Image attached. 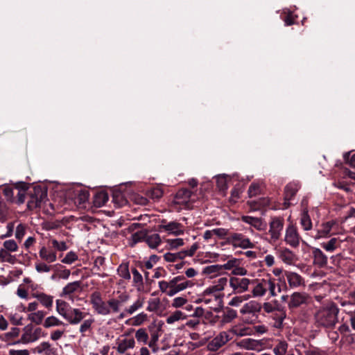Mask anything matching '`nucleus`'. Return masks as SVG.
<instances>
[{
	"instance_id": "f257e3e1",
	"label": "nucleus",
	"mask_w": 355,
	"mask_h": 355,
	"mask_svg": "<svg viewBox=\"0 0 355 355\" xmlns=\"http://www.w3.org/2000/svg\"><path fill=\"white\" fill-rule=\"evenodd\" d=\"M130 299V295L123 292L117 298L112 297L104 301L99 291L93 292L89 296L92 309L98 315L106 316L120 312L121 306Z\"/></svg>"
},
{
	"instance_id": "f03ea898",
	"label": "nucleus",
	"mask_w": 355,
	"mask_h": 355,
	"mask_svg": "<svg viewBox=\"0 0 355 355\" xmlns=\"http://www.w3.org/2000/svg\"><path fill=\"white\" fill-rule=\"evenodd\" d=\"M339 308L334 302L320 306L313 314L315 326L327 331L335 329L338 322Z\"/></svg>"
},
{
	"instance_id": "7ed1b4c3",
	"label": "nucleus",
	"mask_w": 355,
	"mask_h": 355,
	"mask_svg": "<svg viewBox=\"0 0 355 355\" xmlns=\"http://www.w3.org/2000/svg\"><path fill=\"white\" fill-rule=\"evenodd\" d=\"M56 311L71 324L80 323L86 315L80 309L72 308L69 303L62 300H56Z\"/></svg>"
},
{
	"instance_id": "20e7f679",
	"label": "nucleus",
	"mask_w": 355,
	"mask_h": 355,
	"mask_svg": "<svg viewBox=\"0 0 355 355\" xmlns=\"http://www.w3.org/2000/svg\"><path fill=\"white\" fill-rule=\"evenodd\" d=\"M251 281V284H254L252 290V295L254 297H263L266 294L267 291L269 292L270 297H275L277 295V293L281 292L279 286H278L277 292L276 291L275 279L270 277Z\"/></svg>"
},
{
	"instance_id": "39448f33",
	"label": "nucleus",
	"mask_w": 355,
	"mask_h": 355,
	"mask_svg": "<svg viewBox=\"0 0 355 355\" xmlns=\"http://www.w3.org/2000/svg\"><path fill=\"white\" fill-rule=\"evenodd\" d=\"M243 331L241 329L238 332L236 329H232L231 331H221L207 343V348L209 352H216L232 339L231 332L242 336L245 334Z\"/></svg>"
},
{
	"instance_id": "423d86ee",
	"label": "nucleus",
	"mask_w": 355,
	"mask_h": 355,
	"mask_svg": "<svg viewBox=\"0 0 355 355\" xmlns=\"http://www.w3.org/2000/svg\"><path fill=\"white\" fill-rule=\"evenodd\" d=\"M47 192L40 186H35L32 190L27 192V208L33 210L40 207L42 203L46 200Z\"/></svg>"
},
{
	"instance_id": "0eeeda50",
	"label": "nucleus",
	"mask_w": 355,
	"mask_h": 355,
	"mask_svg": "<svg viewBox=\"0 0 355 355\" xmlns=\"http://www.w3.org/2000/svg\"><path fill=\"white\" fill-rule=\"evenodd\" d=\"M251 280L243 277H232L230 278V286L232 289L231 294H241L248 290Z\"/></svg>"
},
{
	"instance_id": "6e6552de",
	"label": "nucleus",
	"mask_w": 355,
	"mask_h": 355,
	"mask_svg": "<svg viewBox=\"0 0 355 355\" xmlns=\"http://www.w3.org/2000/svg\"><path fill=\"white\" fill-rule=\"evenodd\" d=\"M269 225L270 228L268 232L270 235L269 242L270 243H275L279 239L282 235V232L284 225V220L280 217H274L271 218Z\"/></svg>"
},
{
	"instance_id": "1a4fd4ad",
	"label": "nucleus",
	"mask_w": 355,
	"mask_h": 355,
	"mask_svg": "<svg viewBox=\"0 0 355 355\" xmlns=\"http://www.w3.org/2000/svg\"><path fill=\"white\" fill-rule=\"evenodd\" d=\"M227 241L234 247L243 249L252 248L254 246L250 239L245 237L241 233H230L227 238Z\"/></svg>"
},
{
	"instance_id": "9d476101",
	"label": "nucleus",
	"mask_w": 355,
	"mask_h": 355,
	"mask_svg": "<svg viewBox=\"0 0 355 355\" xmlns=\"http://www.w3.org/2000/svg\"><path fill=\"white\" fill-rule=\"evenodd\" d=\"M309 300L310 297L307 293L304 292H295L290 296L288 306L290 309H295L302 305L308 304Z\"/></svg>"
},
{
	"instance_id": "9b49d317",
	"label": "nucleus",
	"mask_w": 355,
	"mask_h": 355,
	"mask_svg": "<svg viewBox=\"0 0 355 355\" xmlns=\"http://www.w3.org/2000/svg\"><path fill=\"white\" fill-rule=\"evenodd\" d=\"M301 237L297 232V227L293 225H289L285 232L284 241L286 244L292 248H297L300 245Z\"/></svg>"
},
{
	"instance_id": "f8f14e48",
	"label": "nucleus",
	"mask_w": 355,
	"mask_h": 355,
	"mask_svg": "<svg viewBox=\"0 0 355 355\" xmlns=\"http://www.w3.org/2000/svg\"><path fill=\"white\" fill-rule=\"evenodd\" d=\"M300 186L296 182H290L284 188V208L287 209L292 203L291 200L293 197L296 195Z\"/></svg>"
},
{
	"instance_id": "ddd939ff",
	"label": "nucleus",
	"mask_w": 355,
	"mask_h": 355,
	"mask_svg": "<svg viewBox=\"0 0 355 355\" xmlns=\"http://www.w3.org/2000/svg\"><path fill=\"white\" fill-rule=\"evenodd\" d=\"M44 334L40 327H37L31 331V329L26 327V331L21 335V340L23 343H33L39 340L40 338L44 337Z\"/></svg>"
},
{
	"instance_id": "4468645a",
	"label": "nucleus",
	"mask_w": 355,
	"mask_h": 355,
	"mask_svg": "<svg viewBox=\"0 0 355 355\" xmlns=\"http://www.w3.org/2000/svg\"><path fill=\"white\" fill-rule=\"evenodd\" d=\"M327 332L328 338L331 340L332 343H336L339 339V334L342 336H345L346 334L350 332V329L347 322H343L337 329V330L329 329L326 331ZM343 341V339L341 340Z\"/></svg>"
},
{
	"instance_id": "2eb2a0df",
	"label": "nucleus",
	"mask_w": 355,
	"mask_h": 355,
	"mask_svg": "<svg viewBox=\"0 0 355 355\" xmlns=\"http://www.w3.org/2000/svg\"><path fill=\"white\" fill-rule=\"evenodd\" d=\"M33 354L40 355H56V349L49 342H42L31 349Z\"/></svg>"
},
{
	"instance_id": "dca6fc26",
	"label": "nucleus",
	"mask_w": 355,
	"mask_h": 355,
	"mask_svg": "<svg viewBox=\"0 0 355 355\" xmlns=\"http://www.w3.org/2000/svg\"><path fill=\"white\" fill-rule=\"evenodd\" d=\"M241 220L252 225L259 231L265 230L267 227V224L260 218L243 216L241 217Z\"/></svg>"
},
{
	"instance_id": "f3484780",
	"label": "nucleus",
	"mask_w": 355,
	"mask_h": 355,
	"mask_svg": "<svg viewBox=\"0 0 355 355\" xmlns=\"http://www.w3.org/2000/svg\"><path fill=\"white\" fill-rule=\"evenodd\" d=\"M284 276L287 279L289 286L292 288H297L303 284V278L296 272L285 271Z\"/></svg>"
},
{
	"instance_id": "a211bd4d",
	"label": "nucleus",
	"mask_w": 355,
	"mask_h": 355,
	"mask_svg": "<svg viewBox=\"0 0 355 355\" xmlns=\"http://www.w3.org/2000/svg\"><path fill=\"white\" fill-rule=\"evenodd\" d=\"M117 346L115 347L119 354H125L128 349H133L135 347V340L134 338H124L119 340L116 342Z\"/></svg>"
},
{
	"instance_id": "6ab92c4d",
	"label": "nucleus",
	"mask_w": 355,
	"mask_h": 355,
	"mask_svg": "<svg viewBox=\"0 0 355 355\" xmlns=\"http://www.w3.org/2000/svg\"><path fill=\"white\" fill-rule=\"evenodd\" d=\"M313 264L318 268H323L327 264V257L319 248L313 249Z\"/></svg>"
},
{
	"instance_id": "aec40b11",
	"label": "nucleus",
	"mask_w": 355,
	"mask_h": 355,
	"mask_svg": "<svg viewBox=\"0 0 355 355\" xmlns=\"http://www.w3.org/2000/svg\"><path fill=\"white\" fill-rule=\"evenodd\" d=\"M192 192L187 189H181L175 194V203L186 205L191 196Z\"/></svg>"
},
{
	"instance_id": "412c9836",
	"label": "nucleus",
	"mask_w": 355,
	"mask_h": 355,
	"mask_svg": "<svg viewBox=\"0 0 355 355\" xmlns=\"http://www.w3.org/2000/svg\"><path fill=\"white\" fill-rule=\"evenodd\" d=\"M40 257L47 263H53L57 259L56 252L42 246L39 251Z\"/></svg>"
},
{
	"instance_id": "4be33fe9",
	"label": "nucleus",
	"mask_w": 355,
	"mask_h": 355,
	"mask_svg": "<svg viewBox=\"0 0 355 355\" xmlns=\"http://www.w3.org/2000/svg\"><path fill=\"white\" fill-rule=\"evenodd\" d=\"M40 304L48 309H51L53 306V297L44 293H36L33 295Z\"/></svg>"
},
{
	"instance_id": "5701e85b",
	"label": "nucleus",
	"mask_w": 355,
	"mask_h": 355,
	"mask_svg": "<svg viewBox=\"0 0 355 355\" xmlns=\"http://www.w3.org/2000/svg\"><path fill=\"white\" fill-rule=\"evenodd\" d=\"M182 225L177 222H170L166 225H161L162 229L164 230L168 233L173 234L175 236L181 235L184 233V230L182 229Z\"/></svg>"
},
{
	"instance_id": "b1692460",
	"label": "nucleus",
	"mask_w": 355,
	"mask_h": 355,
	"mask_svg": "<svg viewBox=\"0 0 355 355\" xmlns=\"http://www.w3.org/2000/svg\"><path fill=\"white\" fill-rule=\"evenodd\" d=\"M80 291H81V282L80 281L73 282L67 284L63 288L61 295H69Z\"/></svg>"
},
{
	"instance_id": "393cba45",
	"label": "nucleus",
	"mask_w": 355,
	"mask_h": 355,
	"mask_svg": "<svg viewBox=\"0 0 355 355\" xmlns=\"http://www.w3.org/2000/svg\"><path fill=\"white\" fill-rule=\"evenodd\" d=\"M132 274V285L137 291H140L144 288V280L141 274L138 271L136 268L131 269Z\"/></svg>"
},
{
	"instance_id": "a878e982",
	"label": "nucleus",
	"mask_w": 355,
	"mask_h": 355,
	"mask_svg": "<svg viewBox=\"0 0 355 355\" xmlns=\"http://www.w3.org/2000/svg\"><path fill=\"white\" fill-rule=\"evenodd\" d=\"M108 194L105 191L96 193L93 198V204L96 207H101L108 201Z\"/></svg>"
},
{
	"instance_id": "bb28decb",
	"label": "nucleus",
	"mask_w": 355,
	"mask_h": 355,
	"mask_svg": "<svg viewBox=\"0 0 355 355\" xmlns=\"http://www.w3.org/2000/svg\"><path fill=\"white\" fill-rule=\"evenodd\" d=\"M261 309L260 305L254 302V301H250L248 303H246L241 309L240 312L242 314H247V313H255L257 312H259Z\"/></svg>"
},
{
	"instance_id": "cd10ccee",
	"label": "nucleus",
	"mask_w": 355,
	"mask_h": 355,
	"mask_svg": "<svg viewBox=\"0 0 355 355\" xmlns=\"http://www.w3.org/2000/svg\"><path fill=\"white\" fill-rule=\"evenodd\" d=\"M341 243V240L334 237L329 241L321 243V246L327 252H334L335 250L340 247Z\"/></svg>"
},
{
	"instance_id": "c85d7f7f",
	"label": "nucleus",
	"mask_w": 355,
	"mask_h": 355,
	"mask_svg": "<svg viewBox=\"0 0 355 355\" xmlns=\"http://www.w3.org/2000/svg\"><path fill=\"white\" fill-rule=\"evenodd\" d=\"M94 321L92 318L83 320L79 328V331L83 337L88 336L87 333L92 332V327Z\"/></svg>"
},
{
	"instance_id": "c756f323",
	"label": "nucleus",
	"mask_w": 355,
	"mask_h": 355,
	"mask_svg": "<svg viewBox=\"0 0 355 355\" xmlns=\"http://www.w3.org/2000/svg\"><path fill=\"white\" fill-rule=\"evenodd\" d=\"M43 326L45 328H51L53 327L67 326V324L63 322L62 320L58 319L57 317L51 315V316L47 317L45 319Z\"/></svg>"
},
{
	"instance_id": "7c9ffc66",
	"label": "nucleus",
	"mask_w": 355,
	"mask_h": 355,
	"mask_svg": "<svg viewBox=\"0 0 355 355\" xmlns=\"http://www.w3.org/2000/svg\"><path fill=\"white\" fill-rule=\"evenodd\" d=\"M135 338L139 343L148 345L149 336L146 329L140 328L135 331Z\"/></svg>"
},
{
	"instance_id": "2f4dec72",
	"label": "nucleus",
	"mask_w": 355,
	"mask_h": 355,
	"mask_svg": "<svg viewBox=\"0 0 355 355\" xmlns=\"http://www.w3.org/2000/svg\"><path fill=\"white\" fill-rule=\"evenodd\" d=\"M145 241L150 248H156L161 243V238L158 234H147Z\"/></svg>"
},
{
	"instance_id": "473e14b6",
	"label": "nucleus",
	"mask_w": 355,
	"mask_h": 355,
	"mask_svg": "<svg viewBox=\"0 0 355 355\" xmlns=\"http://www.w3.org/2000/svg\"><path fill=\"white\" fill-rule=\"evenodd\" d=\"M118 275L125 280H130L131 278L128 263H123L119 265L117 268Z\"/></svg>"
},
{
	"instance_id": "72a5a7b5",
	"label": "nucleus",
	"mask_w": 355,
	"mask_h": 355,
	"mask_svg": "<svg viewBox=\"0 0 355 355\" xmlns=\"http://www.w3.org/2000/svg\"><path fill=\"white\" fill-rule=\"evenodd\" d=\"M279 257L283 262L287 264H291L294 260L293 253L287 248H285L280 252Z\"/></svg>"
},
{
	"instance_id": "f704fd0d",
	"label": "nucleus",
	"mask_w": 355,
	"mask_h": 355,
	"mask_svg": "<svg viewBox=\"0 0 355 355\" xmlns=\"http://www.w3.org/2000/svg\"><path fill=\"white\" fill-rule=\"evenodd\" d=\"M0 260L1 262H8L11 264H14L16 262L17 259L15 256L10 254L9 251L2 248L0 249Z\"/></svg>"
},
{
	"instance_id": "c9c22d12",
	"label": "nucleus",
	"mask_w": 355,
	"mask_h": 355,
	"mask_svg": "<svg viewBox=\"0 0 355 355\" xmlns=\"http://www.w3.org/2000/svg\"><path fill=\"white\" fill-rule=\"evenodd\" d=\"M288 343L285 340H280L274 347L273 352L275 355H286Z\"/></svg>"
},
{
	"instance_id": "e433bc0d",
	"label": "nucleus",
	"mask_w": 355,
	"mask_h": 355,
	"mask_svg": "<svg viewBox=\"0 0 355 355\" xmlns=\"http://www.w3.org/2000/svg\"><path fill=\"white\" fill-rule=\"evenodd\" d=\"M144 304V298H138L131 306L128 308L125 309V313L128 315H132L136 312L138 309H141Z\"/></svg>"
},
{
	"instance_id": "4c0bfd02",
	"label": "nucleus",
	"mask_w": 355,
	"mask_h": 355,
	"mask_svg": "<svg viewBox=\"0 0 355 355\" xmlns=\"http://www.w3.org/2000/svg\"><path fill=\"white\" fill-rule=\"evenodd\" d=\"M146 234H147V231L146 230L138 231V232L132 234L131 236L132 243H130V245L132 247L136 243L141 242L142 241H145Z\"/></svg>"
},
{
	"instance_id": "58836bf2",
	"label": "nucleus",
	"mask_w": 355,
	"mask_h": 355,
	"mask_svg": "<svg viewBox=\"0 0 355 355\" xmlns=\"http://www.w3.org/2000/svg\"><path fill=\"white\" fill-rule=\"evenodd\" d=\"M146 196L148 198H151L153 200H158L162 197L163 191L159 187H155L148 190L146 191Z\"/></svg>"
},
{
	"instance_id": "ea45409f",
	"label": "nucleus",
	"mask_w": 355,
	"mask_h": 355,
	"mask_svg": "<svg viewBox=\"0 0 355 355\" xmlns=\"http://www.w3.org/2000/svg\"><path fill=\"white\" fill-rule=\"evenodd\" d=\"M300 224L305 231L310 230L312 228V222L308 214V211H306L302 214Z\"/></svg>"
},
{
	"instance_id": "a19ab883",
	"label": "nucleus",
	"mask_w": 355,
	"mask_h": 355,
	"mask_svg": "<svg viewBox=\"0 0 355 355\" xmlns=\"http://www.w3.org/2000/svg\"><path fill=\"white\" fill-rule=\"evenodd\" d=\"M190 285V282L189 281H184L181 282L179 286H175V287L170 288L168 289V293H167V295L172 297L177 294L178 293L184 291Z\"/></svg>"
},
{
	"instance_id": "79ce46f5",
	"label": "nucleus",
	"mask_w": 355,
	"mask_h": 355,
	"mask_svg": "<svg viewBox=\"0 0 355 355\" xmlns=\"http://www.w3.org/2000/svg\"><path fill=\"white\" fill-rule=\"evenodd\" d=\"M159 334L158 331H155L151 333L150 340L148 343V345L152 349L153 352H156L159 347L157 345V341L159 340Z\"/></svg>"
},
{
	"instance_id": "37998d69",
	"label": "nucleus",
	"mask_w": 355,
	"mask_h": 355,
	"mask_svg": "<svg viewBox=\"0 0 355 355\" xmlns=\"http://www.w3.org/2000/svg\"><path fill=\"white\" fill-rule=\"evenodd\" d=\"M186 318L185 314L181 311H175L173 313H171L166 318V322L168 324H173L176 321L184 320Z\"/></svg>"
},
{
	"instance_id": "c03bdc74",
	"label": "nucleus",
	"mask_w": 355,
	"mask_h": 355,
	"mask_svg": "<svg viewBox=\"0 0 355 355\" xmlns=\"http://www.w3.org/2000/svg\"><path fill=\"white\" fill-rule=\"evenodd\" d=\"M16 189L18 191L17 194V199L16 202L18 205H21L25 202L26 198H27L28 187L26 184H24L21 189H19L17 187Z\"/></svg>"
},
{
	"instance_id": "a18cd8bd",
	"label": "nucleus",
	"mask_w": 355,
	"mask_h": 355,
	"mask_svg": "<svg viewBox=\"0 0 355 355\" xmlns=\"http://www.w3.org/2000/svg\"><path fill=\"white\" fill-rule=\"evenodd\" d=\"M89 196V193L87 190H80L76 196V202L80 205L85 204L88 200Z\"/></svg>"
},
{
	"instance_id": "49530a36",
	"label": "nucleus",
	"mask_w": 355,
	"mask_h": 355,
	"mask_svg": "<svg viewBox=\"0 0 355 355\" xmlns=\"http://www.w3.org/2000/svg\"><path fill=\"white\" fill-rule=\"evenodd\" d=\"M44 318V312L42 311H38L37 312L32 313L28 315V319L36 324H41Z\"/></svg>"
},
{
	"instance_id": "de8ad7c7",
	"label": "nucleus",
	"mask_w": 355,
	"mask_h": 355,
	"mask_svg": "<svg viewBox=\"0 0 355 355\" xmlns=\"http://www.w3.org/2000/svg\"><path fill=\"white\" fill-rule=\"evenodd\" d=\"M8 208L6 203L0 199V221L4 223L8 219Z\"/></svg>"
},
{
	"instance_id": "09e8293b",
	"label": "nucleus",
	"mask_w": 355,
	"mask_h": 355,
	"mask_svg": "<svg viewBox=\"0 0 355 355\" xmlns=\"http://www.w3.org/2000/svg\"><path fill=\"white\" fill-rule=\"evenodd\" d=\"M331 230V225L329 223H327L323 225V227L319 230L315 235V239L324 238L328 236Z\"/></svg>"
},
{
	"instance_id": "8fccbe9b",
	"label": "nucleus",
	"mask_w": 355,
	"mask_h": 355,
	"mask_svg": "<svg viewBox=\"0 0 355 355\" xmlns=\"http://www.w3.org/2000/svg\"><path fill=\"white\" fill-rule=\"evenodd\" d=\"M160 306V300L159 298L150 299L148 301V306L146 310L150 312L157 311Z\"/></svg>"
},
{
	"instance_id": "3c124183",
	"label": "nucleus",
	"mask_w": 355,
	"mask_h": 355,
	"mask_svg": "<svg viewBox=\"0 0 355 355\" xmlns=\"http://www.w3.org/2000/svg\"><path fill=\"white\" fill-rule=\"evenodd\" d=\"M236 316L237 313L235 310L230 308H226V310L223 315V319L225 322H230L236 318Z\"/></svg>"
},
{
	"instance_id": "603ef678",
	"label": "nucleus",
	"mask_w": 355,
	"mask_h": 355,
	"mask_svg": "<svg viewBox=\"0 0 355 355\" xmlns=\"http://www.w3.org/2000/svg\"><path fill=\"white\" fill-rule=\"evenodd\" d=\"M148 316L144 312H141L132 318V324L135 326H139L142 324L145 321L147 320Z\"/></svg>"
},
{
	"instance_id": "864d4df0",
	"label": "nucleus",
	"mask_w": 355,
	"mask_h": 355,
	"mask_svg": "<svg viewBox=\"0 0 355 355\" xmlns=\"http://www.w3.org/2000/svg\"><path fill=\"white\" fill-rule=\"evenodd\" d=\"M223 270L222 265H211L204 268L203 272L205 274H216Z\"/></svg>"
},
{
	"instance_id": "5fc2aeb1",
	"label": "nucleus",
	"mask_w": 355,
	"mask_h": 355,
	"mask_svg": "<svg viewBox=\"0 0 355 355\" xmlns=\"http://www.w3.org/2000/svg\"><path fill=\"white\" fill-rule=\"evenodd\" d=\"M216 186L220 191L225 192L227 189L226 178L223 175L217 176Z\"/></svg>"
},
{
	"instance_id": "6e6d98bb",
	"label": "nucleus",
	"mask_w": 355,
	"mask_h": 355,
	"mask_svg": "<svg viewBox=\"0 0 355 355\" xmlns=\"http://www.w3.org/2000/svg\"><path fill=\"white\" fill-rule=\"evenodd\" d=\"M4 250L9 252H16L18 249V245L16 241L13 239L7 240L3 242Z\"/></svg>"
},
{
	"instance_id": "4d7b16f0",
	"label": "nucleus",
	"mask_w": 355,
	"mask_h": 355,
	"mask_svg": "<svg viewBox=\"0 0 355 355\" xmlns=\"http://www.w3.org/2000/svg\"><path fill=\"white\" fill-rule=\"evenodd\" d=\"M78 259V255L73 251L69 252L64 259H62V262L67 264H71Z\"/></svg>"
},
{
	"instance_id": "13d9d810",
	"label": "nucleus",
	"mask_w": 355,
	"mask_h": 355,
	"mask_svg": "<svg viewBox=\"0 0 355 355\" xmlns=\"http://www.w3.org/2000/svg\"><path fill=\"white\" fill-rule=\"evenodd\" d=\"M250 295L235 296L228 303L232 306H239L244 300L248 299Z\"/></svg>"
},
{
	"instance_id": "bf43d9fd",
	"label": "nucleus",
	"mask_w": 355,
	"mask_h": 355,
	"mask_svg": "<svg viewBox=\"0 0 355 355\" xmlns=\"http://www.w3.org/2000/svg\"><path fill=\"white\" fill-rule=\"evenodd\" d=\"M113 201L118 207H122L126 203V200L119 192H114L113 193Z\"/></svg>"
},
{
	"instance_id": "052dcab7",
	"label": "nucleus",
	"mask_w": 355,
	"mask_h": 355,
	"mask_svg": "<svg viewBox=\"0 0 355 355\" xmlns=\"http://www.w3.org/2000/svg\"><path fill=\"white\" fill-rule=\"evenodd\" d=\"M26 233V226L21 223L19 224L16 227L15 238L21 241Z\"/></svg>"
},
{
	"instance_id": "680f3d73",
	"label": "nucleus",
	"mask_w": 355,
	"mask_h": 355,
	"mask_svg": "<svg viewBox=\"0 0 355 355\" xmlns=\"http://www.w3.org/2000/svg\"><path fill=\"white\" fill-rule=\"evenodd\" d=\"M51 243H52L53 247L59 251H65L68 249V246H67L66 242H64V241L59 242L56 239H53L51 241Z\"/></svg>"
},
{
	"instance_id": "e2e57ef3",
	"label": "nucleus",
	"mask_w": 355,
	"mask_h": 355,
	"mask_svg": "<svg viewBox=\"0 0 355 355\" xmlns=\"http://www.w3.org/2000/svg\"><path fill=\"white\" fill-rule=\"evenodd\" d=\"M167 243L169 245L170 249H176L184 245L182 239H168Z\"/></svg>"
},
{
	"instance_id": "0e129e2a",
	"label": "nucleus",
	"mask_w": 355,
	"mask_h": 355,
	"mask_svg": "<svg viewBox=\"0 0 355 355\" xmlns=\"http://www.w3.org/2000/svg\"><path fill=\"white\" fill-rule=\"evenodd\" d=\"M35 270L37 272H49L51 270V266L44 262L37 263Z\"/></svg>"
},
{
	"instance_id": "69168bd1",
	"label": "nucleus",
	"mask_w": 355,
	"mask_h": 355,
	"mask_svg": "<svg viewBox=\"0 0 355 355\" xmlns=\"http://www.w3.org/2000/svg\"><path fill=\"white\" fill-rule=\"evenodd\" d=\"M187 300L183 297H177L173 300L171 306L174 308H180L186 304Z\"/></svg>"
},
{
	"instance_id": "338daca9",
	"label": "nucleus",
	"mask_w": 355,
	"mask_h": 355,
	"mask_svg": "<svg viewBox=\"0 0 355 355\" xmlns=\"http://www.w3.org/2000/svg\"><path fill=\"white\" fill-rule=\"evenodd\" d=\"M343 342H346L352 347H355V334H346L343 336Z\"/></svg>"
},
{
	"instance_id": "774afa93",
	"label": "nucleus",
	"mask_w": 355,
	"mask_h": 355,
	"mask_svg": "<svg viewBox=\"0 0 355 355\" xmlns=\"http://www.w3.org/2000/svg\"><path fill=\"white\" fill-rule=\"evenodd\" d=\"M343 159L347 164L355 167V153L351 156L349 152L345 153L343 155Z\"/></svg>"
}]
</instances>
